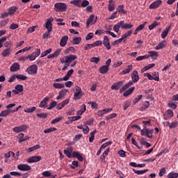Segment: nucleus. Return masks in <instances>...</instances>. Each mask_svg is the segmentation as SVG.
<instances>
[{
  "label": "nucleus",
  "instance_id": "32",
  "mask_svg": "<svg viewBox=\"0 0 178 178\" xmlns=\"http://www.w3.org/2000/svg\"><path fill=\"white\" fill-rule=\"evenodd\" d=\"M122 29V21L118 22L117 24H115L113 26V30L115 33H119V29Z\"/></svg>",
  "mask_w": 178,
  "mask_h": 178
},
{
  "label": "nucleus",
  "instance_id": "31",
  "mask_svg": "<svg viewBox=\"0 0 178 178\" xmlns=\"http://www.w3.org/2000/svg\"><path fill=\"white\" fill-rule=\"evenodd\" d=\"M40 148H41V146H40V145H35L31 147L28 148L27 152H33V151L40 149Z\"/></svg>",
  "mask_w": 178,
  "mask_h": 178
},
{
  "label": "nucleus",
  "instance_id": "26",
  "mask_svg": "<svg viewBox=\"0 0 178 178\" xmlns=\"http://www.w3.org/2000/svg\"><path fill=\"white\" fill-rule=\"evenodd\" d=\"M112 111V108H104L102 111H98V116H102V115H105V113H108V112Z\"/></svg>",
  "mask_w": 178,
  "mask_h": 178
},
{
  "label": "nucleus",
  "instance_id": "39",
  "mask_svg": "<svg viewBox=\"0 0 178 178\" xmlns=\"http://www.w3.org/2000/svg\"><path fill=\"white\" fill-rule=\"evenodd\" d=\"M149 56H150L152 59H156V58H158V54L156 51H149Z\"/></svg>",
  "mask_w": 178,
  "mask_h": 178
},
{
  "label": "nucleus",
  "instance_id": "54",
  "mask_svg": "<svg viewBox=\"0 0 178 178\" xmlns=\"http://www.w3.org/2000/svg\"><path fill=\"white\" fill-rule=\"evenodd\" d=\"M18 138H19L18 143H23L24 140H24V134L20 133L19 134H18Z\"/></svg>",
  "mask_w": 178,
  "mask_h": 178
},
{
  "label": "nucleus",
  "instance_id": "6",
  "mask_svg": "<svg viewBox=\"0 0 178 178\" xmlns=\"http://www.w3.org/2000/svg\"><path fill=\"white\" fill-rule=\"evenodd\" d=\"M41 159H42V157H41V156H33L27 159V162L28 163H35L37 162H40Z\"/></svg>",
  "mask_w": 178,
  "mask_h": 178
},
{
  "label": "nucleus",
  "instance_id": "20",
  "mask_svg": "<svg viewBox=\"0 0 178 178\" xmlns=\"http://www.w3.org/2000/svg\"><path fill=\"white\" fill-rule=\"evenodd\" d=\"M48 101H49V97H44L42 101L40 102L39 105L40 108H45L47 107V104H48Z\"/></svg>",
  "mask_w": 178,
  "mask_h": 178
},
{
  "label": "nucleus",
  "instance_id": "10",
  "mask_svg": "<svg viewBox=\"0 0 178 178\" xmlns=\"http://www.w3.org/2000/svg\"><path fill=\"white\" fill-rule=\"evenodd\" d=\"M103 45H104L106 49H111V42H109V38H108L106 35L104 36Z\"/></svg>",
  "mask_w": 178,
  "mask_h": 178
},
{
  "label": "nucleus",
  "instance_id": "18",
  "mask_svg": "<svg viewBox=\"0 0 178 178\" xmlns=\"http://www.w3.org/2000/svg\"><path fill=\"white\" fill-rule=\"evenodd\" d=\"M20 69V65L17 63H14L10 68V72H17Z\"/></svg>",
  "mask_w": 178,
  "mask_h": 178
},
{
  "label": "nucleus",
  "instance_id": "34",
  "mask_svg": "<svg viewBox=\"0 0 178 178\" xmlns=\"http://www.w3.org/2000/svg\"><path fill=\"white\" fill-rule=\"evenodd\" d=\"M70 3L75 5V6H78V8H81V0L71 1Z\"/></svg>",
  "mask_w": 178,
  "mask_h": 178
},
{
  "label": "nucleus",
  "instance_id": "43",
  "mask_svg": "<svg viewBox=\"0 0 178 178\" xmlns=\"http://www.w3.org/2000/svg\"><path fill=\"white\" fill-rule=\"evenodd\" d=\"M57 129L55 127L48 128L44 130V134H48V133H52V131H56Z\"/></svg>",
  "mask_w": 178,
  "mask_h": 178
},
{
  "label": "nucleus",
  "instance_id": "28",
  "mask_svg": "<svg viewBox=\"0 0 178 178\" xmlns=\"http://www.w3.org/2000/svg\"><path fill=\"white\" fill-rule=\"evenodd\" d=\"M109 4H108V11L109 12H113L115 10V3H113V0H110L108 1Z\"/></svg>",
  "mask_w": 178,
  "mask_h": 178
},
{
  "label": "nucleus",
  "instance_id": "22",
  "mask_svg": "<svg viewBox=\"0 0 178 178\" xmlns=\"http://www.w3.org/2000/svg\"><path fill=\"white\" fill-rule=\"evenodd\" d=\"M108 70H109V67L106 65H103L99 67V73H102V74L108 73Z\"/></svg>",
  "mask_w": 178,
  "mask_h": 178
},
{
  "label": "nucleus",
  "instance_id": "17",
  "mask_svg": "<svg viewBox=\"0 0 178 178\" xmlns=\"http://www.w3.org/2000/svg\"><path fill=\"white\" fill-rule=\"evenodd\" d=\"M166 47V41L163 40L162 42H160L157 46H156L155 49L156 51H159V49H163V48Z\"/></svg>",
  "mask_w": 178,
  "mask_h": 178
},
{
  "label": "nucleus",
  "instance_id": "1",
  "mask_svg": "<svg viewBox=\"0 0 178 178\" xmlns=\"http://www.w3.org/2000/svg\"><path fill=\"white\" fill-rule=\"evenodd\" d=\"M77 59V56L70 54L68 56H65L63 58H61L60 59L61 63H72L74 60H76Z\"/></svg>",
  "mask_w": 178,
  "mask_h": 178
},
{
  "label": "nucleus",
  "instance_id": "12",
  "mask_svg": "<svg viewBox=\"0 0 178 178\" xmlns=\"http://www.w3.org/2000/svg\"><path fill=\"white\" fill-rule=\"evenodd\" d=\"M131 79L133 83H137L140 80V76H138V72L136 70L134 71L131 74Z\"/></svg>",
  "mask_w": 178,
  "mask_h": 178
},
{
  "label": "nucleus",
  "instance_id": "15",
  "mask_svg": "<svg viewBox=\"0 0 178 178\" xmlns=\"http://www.w3.org/2000/svg\"><path fill=\"white\" fill-rule=\"evenodd\" d=\"M67 40H69V36L65 35L63 36L60 41V45L61 47H66V44H67Z\"/></svg>",
  "mask_w": 178,
  "mask_h": 178
},
{
  "label": "nucleus",
  "instance_id": "4",
  "mask_svg": "<svg viewBox=\"0 0 178 178\" xmlns=\"http://www.w3.org/2000/svg\"><path fill=\"white\" fill-rule=\"evenodd\" d=\"M95 23H97V17L94 15H91L86 20V27L88 29L90 26H92Z\"/></svg>",
  "mask_w": 178,
  "mask_h": 178
},
{
  "label": "nucleus",
  "instance_id": "40",
  "mask_svg": "<svg viewBox=\"0 0 178 178\" xmlns=\"http://www.w3.org/2000/svg\"><path fill=\"white\" fill-rule=\"evenodd\" d=\"M133 170L136 175H144V173H147V172H148V169L141 170H136L135 169H133Z\"/></svg>",
  "mask_w": 178,
  "mask_h": 178
},
{
  "label": "nucleus",
  "instance_id": "59",
  "mask_svg": "<svg viewBox=\"0 0 178 178\" xmlns=\"http://www.w3.org/2000/svg\"><path fill=\"white\" fill-rule=\"evenodd\" d=\"M145 24H147V22H145L143 24L139 25L136 28V30H138V31H141V30H143V29H144L145 27Z\"/></svg>",
  "mask_w": 178,
  "mask_h": 178
},
{
  "label": "nucleus",
  "instance_id": "53",
  "mask_svg": "<svg viewBox=\"0 0 178 178\" xmlns=\"http://www.w3.org/2000/svg\"><path fill=\"white\" fill-rule=\"evenodd\" d=\"M111 144H112V141H108L102 145L100 148L101 149H104V148H106V147H109V145H111Z\"/></svg>",
  "mask_w": 178,
  "mask_h": 178
},
{
  "label": "nucleus",
  "instance_id": "29",
  "mask_svg": "<svg viewBox=\"0 0 178 178\" xmlns=\"http://www.w3.org/2000/svg\"><path fill=\"white\" fill-rule=\"evenodd\" d=\"M135 88H136L135 87H131L129 88L123 93V95L124 97H129V95H130V94H131L133 91H134Z\"/></svg>",
  "mask_w": 178,
  "mask_h": 178
},
{
  "label": "nucleus",
  "instance_id": "50",
  "mask_svg": "<svg viewBox=\"0 0 178 178\" xmlns=\"http://www.w3.org/2000/svg\"><path fill=\"white\" fill-rule=\"evenodd\" d=\"M72 165H70L71 169H76V168H79V161H74L72 162Z\"/></svg>",
  "mask_w": 178,
  "mask_h": 178
},
{
  "label": "nucleus",
  "instance_id": "24",
  "mask_svg": "<svg viewBox=\"0 0 178 178\" xmlns=\"http://www.w3.org/2000/svg\"><path fill=\"white\" fill-rule=\"evenodd\" d=\"M172 26H169L168 27H166V29L161 33V38H165L168 36V34L169 33V30H170Z\"/></svg>",
  "mask_w": 178,
  "mask_h": 178
},
{
  "label": "nucleus",
  "instance_id": "41",
  "mask_svg": "<svg viewBox=\"0 0 178 178\" xmlns=\"http://www.w3.org/2000/svg\"><path fill=\"white\" fill-rule=\"evenodd\" d=\"M58 104V103L54 100H51V102L49 104V106L48 107V110L51 111V109H54V108H55V106H56V105Z\"/></svg>",
  "mask_w": 178,
  "mask_h": 178
},
{
  "label": "nucleus",
  "instance_id": "45",
  "mask_svg": "<svg viewBox=\"0 0 178 178\" xmlns=\"http://www.w3.org/2000/svg\"><path fill=\"white\" fill-rule=\"evenodd\" d=\"M157 26H159L158 22H154L152 24L149 25L148 29L149 30H154Z\"/></svg>",
  "mask_w": 178,
  "mask_h": 178
},
{
  "label": "nucleus",
  "instance_id": "44",
  "mask_svg": "<svg viewBox=\"0 0 178 178\" xmlns=\"http://www.w3.org/2000/svg\"><path fill=\"white\" fill-rule=\"evenodd\" d=\"M45 28L47 29V31H49V33H51V31H52V23L46 22Z\"/></svg>",
  "mask_w": 178,
  "mask_h": 178
},
{
  "label": "nucleus",
  "instance_id": "11",
  "mask_svg": "<svg viewBox=\"0 0 178 178\" xmlns=\"http://www.w3.org/2000/svg\"><path fill=\"white\" fill-rule=\"evenodd\" d=\"M64 154L67 156V158H72V155L73 154V147L72 146L67 147L66 149H64Z\"/></svg>",
  "mask_w": 178,
  "mask_h": 178
},
{
  "label": "nucleus",
  "instance_id": "58",
  "mask_svg": "<svg viewBox=\"0 0 178 178\" xmlns=\"http://www.w3.org/2000/svg\"><path fill=\"white\" fill-rule=\"evenodd\" d=\"M89 5H90L89 1L83 0L81 4V6H82V8H86V7L88 6Z\"/></svg>",
  "mask_w": 178,
  "mask_h": 178
},
{
  "label": "nucleus",
  "instance_id": "57",
  "mask_svg": "<svg viewBox=\"0 0 178 178\" xmlns=\"http://www.w3.org/2000/svg\"><path fill=\"white\" fill-rule=\"evenodd\" d=\"M36 58H37V57H36V56L34 55L33 53H32L31 54H30L27 56V59H29V60H31V61L35 60Z\"/></svg>",
  "mask_w": 178,
  "mask_h": 178
},
{
  "label": "nucleus",
  "instance_id": "21",
  "mask_svg": "<svg viewBox=\"0 0 178 178\" xmlns=\"http://www.w3.org/2000/svg\"><path fill=\"white\" fill-rule=\"evenodd\" d=\"M11 51H12V49H10V48L5 49L4 50H3V51L1 53V56L3 58L8 57V56H9V55H10Z\"/></svg>",
  "mask_w": 178,
  "mask_h": 178
},
{
  "label": "nucleus",
  "instance_id": "8",
  "mask_svg": "<svg viewBox=\"0 0 178 178\" xmlns=\"http://www.w3.org/2000/svg\"><path fill=\"white\" fill-rule=\"evenodd\" d=\"M162 5V1L161 0H156L155 1H154L153 3H152L149 8V9H158V8H159V6Z\"/></svg>",
  "mask_w": 178,
  "mask_h": 178
},
{
  "label": "nucleus",
  "instance_id": "42",
  "mask_svg": "<svg viewBox=\"0 0 178 178\" xmlns=\"http://www.w3.org/2000/svg\"><path fill=\"white\" fill-rule=\"evenodd\" d=\"M35 109H37V108L35 106H33V107L26 108L24 110V112H26V113H32V112H34Z\"/></svg>",
  "mask_w": 178,
  "mask_h": 178
},
{
  "label": "nucleus",
  "instance_id": "63",
  "mask_svg": "<svg viewBox=\"0 0 178 178\" xmlns=\"http://www.w3.org/2000/svg\"><path fill=\"white\" fill-rule=\"evenodd\" d=\"M42 175L44 177H51V172H49V171H44L42 172Z\"/></svg>",
  "mask_w": 178,
  "mask_h": 178
},
{
  "label": "nucleus",
  "instance_id": "27",
  "mask_svg": "<svg viewBox=\"0 0 178 178\" xmlns=\"http://www.w3.org/2000/svg\"><path fill=\"white\" fill-rule=\"evenodd\" d=\"M131 70H133V65H129L127 67V69L121 72V74H127L129 72H131Z\"/></svg>",
  "mask_w": 178,
  "mask_h": 178
},
{
  "label": "nucleus",
  "instance_id": "36",
  "mask_svg": "<svg viewBox=\"0 0 178 178\" xmlns=\"http://www.w3.org/2000/svg\"><path fill=\"white\" fill-rule=\"evenodd\" d=\"M170 129H176V127H177V125H178V122L176 121V122H173L172 123L169 122H167Z\"/></svg>",
  "mask_w": 178,
  "mask_h": 178
},
{
  "label": "nucleus",
  "instance_id": "2",
  "mask_svg": "<svg viewBox=\"0 0 178 178\" xmlns=\"http://www.w3.org/2000/svg\"><path fill=\"white\" fill-rule=\"evenodd\" d=\"M67 5L65 3L59 2L54 4L55 12H66Z\"/></svg>",
  "mask_w": 178,
  "mask_h": 178
},
{
  "label": "nucleus",
  "instance_id": "16",
  "mask_svg": "<svg viewBox=\"0 0 178 178\" xmlns=\"http://www.w3.org/2000/svg\"><path fill=\"white\" fill-rule=\"evenodd\" d=\"M69 90L67 89H63L59 91L58 95L56 97V99H60L61 98H63L65 95L67 93Z\"/></svg>",
  "mask_w": 178,
  "mask_h": 178
},
{
  "label": "nucleus",
  "instance_id": "25",
  "mask_svg": "<svg viewBox=\"0 0 178 178\" xmlns=\"http://www.w3.org/2000/svg\"><path fill=\"white\" fill-rule=\"evenodd\" d=\"M154 133V130L149 129H145V136H147V138H152V134Z\"/></svg>",
  "mask_w": 178,
  "mask_h": 178
},
{
  "label": "nucleus",
  "instance_id": "60",
  "mask_svg": "<svg viewBox=\"0 0 178 178\" xmlns=\"http://www.w3.org/2000/svg\"><path fill=\"white\" fill-rule=\"evenodd\" d=\"M68 119H71L72 122H76V120H79V119H81V116L77 115V116L69 117Z\"/></svg>",
  "mask_w": 178,
  "mask_h": 178
},
{
  "label": "nucleus",
  "instance_id": "46",
  "mask_svg": "<svg viewBox=\"0 0 178 178\" xmlns=\"http://www.w3.org/2000/svg\"><path fill=\"white\" fill-rule=\"evenodd\" d=\"M51 52H52V49H49L41 54L40 58H44V56H47L48 54H51Z\"/></svg>",
  "mask_w": 178,
  "mask_h": 178
},
{
  "label": "nucleus",
  "instance_id": "56",
  "mask_svg": "<svg viewBox=\"0 0 178 178\" xmlns=\"http://www.w3.org/2000/svg\"><path fill=\"white\" fill-rule=\"evenodd\" d=\"M99 45H102V42L101 40L95 41L93 44H90V47H99Z\"/></svg>",
  "mask_w": 178,
  "mask_h": 178
},
{
  "label": "nucleus",
  "instance_id": "49",
  "mask_svg": "<svg viewBox=\"0 0 178 178\" xmlns=\"http://www.w3.org/2000/svg\"><path fill=\"white\" fill-rule=\"evenodd\" d=\"M81 42V38H74L73 39V44L74 45H79Z\"/></svg>",
  "mask_w": 178,
  "mask_h": 178
},
{
  "label": "nucleus",
  "instance_id": "47",
  "mask_svg": "<svg viewBox=\"0 0 178 178\" xmlns=\"http://www.w3.org/2000/svg\"><path fill=\"white\" fill-rule=\"evenodd\" d=\"M63 119V117H57L55 119L52 120L51 122V124H55V123H58V122H60Z\"/></svg>",
  "mask_w": 178,
  "mask_h": 178
},
{
  "label": "nucleus",
  "instance_id": "5",
  "mask_svg": "<svg viewBox=\"0 0 178 178\" xmlns=\"http://www.w3.org/2000/svg\"><path fill=\"white\" fill-rule=\"evenodd\" d=\"M27 130V125L26 124H22L18 127H15L13 129V131L15 133H22V131H26Z\"/></svg>",
  "mask_w": 178,
  "mask_h": 178
},
{
  "label": "nucleus",
  "instance_id": "51",
  "mask_svg": "<svg viewBox=\"0 0 178 178\" xmlns=\"http://www.w3.org/2000/svg\"><path fill=\"white\" fill-rule=\"evenodd\" d=\"M165 173H166V169L164 167H163L159 170V176L160 177H162V176H163V175H165Z\"/></svg>",
  "mask_w": 178,
  "mask_h": 178
},
{
  "label": "nucleus",
  "instance_id": "33",
  "mask_svg": "<svg viewBox=\"0 0 178 178\" xmlns=\"http://www.w3.org/2000/svg\"><path fill=\"white\" fill-rule=\"evenodd\" d=\"M53 87H54V88L60 90L61 88H65V84H63V83H54L53 84Z\"/></svg>",
  "mask_w": 178,
  "mask_h": 178
},
{
  "label": "nucleus",
  "instance_id": "9",
  "mask_svg": "<svg viewBox=\"0 0 178 178\" xmlns=\"http://www.w3.org/2000/svg\"><path fill=\"white\" fill-rule=\"evenodd\" d=\"M163 118L165 120H169V119H172V118H173V110H167L165 114L163 115Z\"/></svg>",
  "mask_w": 178,
  "mask_h": 178
},
{
  "label": "nucleus",
  "instance_id": "48",
  "mask_svg": "<svg viewBox=\"0 0 178 178\" xmlns=\"http://www.w3.org/2000/svg\"><path fill=\"white\" fill-rule=\"evenodd\" d=\"M95 133H97V130H94L90 133V137L89 138L90 143H92L94 141V137L95 136Z\"/></svg>",
  "mask_w": 178,
  "mask_h": 178
},
{
  "label": "nucleus",
  "instance_id": "35",
  "mask_svg": "<svg viewBox=\"0 0 178 178\" xmlns=\"http://www.w3.org/2000/svg\"><path fill=\"white\" fill-rule=\"evenodd\" d=\"M75 90H76V92L74 94V97L75 98H77V97H79V95L81 94V88H80L79 86H76Z\"/></svg>",
  "mask_w": 178,
  "mask_h": 178
},
{
  "label": "nucleus",
  "instance_id": "55",
  "mask_svg": "<svg viewBox=\"0 0 178 178\" xmlns=\"http://www.w3.org/2000/svg\"><path fill=\"white\" fill-rule=\"evenodd\" d=\"M8 115H9V111L7 109L6 111H1V113H0V118H5V116H8Z\"/></svg>",
  "mask_w": 178,
  "mask_h": 178
},
{
  "label": "nucleus",
  "instance_id": "3",
  "mask_svg": "<svg viewBox=\"0 0 178 178\" xmlns=\"http://www.w3.org/2000/svg\"><path fill=\"white\" fill-rule=\"evenodd\" d=\"M38 70V67L37 66V65L34 64L29 66L26 70V72L28 73V74L34 75L37 74Z\"/></svg>",
  "mask_w": 178,
  "mask_h": 178
},
{
  "label": "nucleus",
  "instance_id": "38",
  "mask_svg": "<svg viewBox=\"0 0 178 178\" xmlns=\"http://www.w3.org/2000/svg\"><path fill=\"white\" fill-rule=\"evenodd\" d=\"M37 118H40V119H47L48 118V114L47 113H37Z\"/></svg>",
  "mask_w": 178,
  "mask_h": 178
},
{
  "label": "nucleus",
  "instance_id": "64",
  "mask_svg": "<svg viewBox=\"0 0 178 178\" xmlns=\"http://www.w3.org/2000/svg\"><path fill=\"white\" fill-rule=\"evenodd\" d=\"M130 105H131V103L130 102H126L123 106L124 111H126V109H127V108H129Z\"/></svg>",
  "mask_w": 178,
  "mask_h": 178
},
{
  "label": "nucleus",
  "instance_id": "30",
  "mask_svg": "<svg viewBox=\"0 0 178 178\" xmlns=\"http://www.w3.org/2000/svg\"><path fill=\"white\" fill-rule=\"evenodd\" d=\"M17 9H19L18 7L16 6H12L8 9V14L12 16V15H15V12H16V10H17Z\"/></svg>",
  "mask_w": 178,
  "mask_h": 178
},
{
  "label": "nucleus",
  "instance_id": "14",
  "mask_svg": "<svg viewBox=\"0 0 178 178\" xmlns=\"http://www.w3.org/2000/svg\"><path fill=\"white\" fill-rule=\"evenodd\" d=\"M133 86V81H130L129 82L127 83L124 86H123L120 89V92L122 94V92L126 91L129 87H131Z\"/></svg>",
  "mask_w": 178,
  "mask_h": 178
},
{
  "label": "nucleus",
  "instance_id": "37",
  "mask_svg": "<svg viewBox=\"0 0 178 178\" xmlns=\"http://www.w3.org/2000/svg\"><path fill=\"white\" fill-rule=\"evenodd\" d=\"M15 76H16V79H17L18 80H22V81H24V80H27V76L22 74H17L15 75Z\"/></svg>",
  "mask_w": 178,
  "mask_h": 178
},
{
  "label": "nucleus",
  "instance_id": "62",
  "mask_svg": "<svg viewBox=\"0 0 178 178\" xmlns=\"http://www.w3.org/2000/svg\"><path fill=\"white\" fill-rule=\"evenodd\" d=\"M88 104H91V108H92V109H97V108H98V104L94 102H89Z\"/></svg>",
  "mask_w": 178,
  "mask_h": 178
},
{
  "label": "nucleus",
  "instance_id": "23",
  "mask_svg": "<svg viewBox=\"0 0 178 178\" xmlns=\"http://www.w3.org/2000/svg\"><path fill=\"white\" fill-rule=\"evenodd\" d=\"M149 108V102L146 101L142 103L140 111H145Z\"/></svg>",
  "mask_w": 178,
  "mask_h": 178
},
{
  "label": "nucleus",
  "instance_id": "52",
  "mask_svg": "<svg viewBox=\"0 0 178 178\" xmlns=\"http://www.w3.org/2000/svg\"><path fill=\"white\" fill-rule=\"evenodd\" d=\"M15 90H17L19 93L23 92V85L15 86Z\"/></svg>",
  "mask_w": 178,
  "mask_h": 178
},
{
  "label": "nucleus",
  "instance_id": "13",
  "mask_svg": "<svg viewBox=\"0 0 178 178\" xmlns=\"http://www.w3.org/2000/svg\"><path fill=\"white\" fill-rule=\"evenodd\" d=\"M123 86V81H120L119 82L114 83L111 86V90H118Z\"/></svg>",
  "mask_w": 178,
  "mask_h": 178
},
{
  "label": "nucleus",
  "instance_id": "19",
  "mask_svg": "<svg viewBox=\"0 0 178 178\" xmlns=\"http://www.w3.org/2000/svg\"><path fill=\"white\" fill-rule=\"evenodd\" d=\"M121 23H122V29L124 30H127L134 27L133 24H126L124 23V21H121Z\"/></svg>",
  "mask_w": 178,
  "mask_h": 178
},
{
  "label": "nucleus",
  "instance_id": "61",
  "mask_svg": "<svg viewBox=\"0 0 178 178\" xmlns=\"http://www.w3.org/2000/svg\"><path fill=\"white\" fill-rule=\"evenodd\" d=\"M90 62L93 63H98L99 62V57H92L90 58Z\"/></svg>",
  "mask_w": 178,
  "mask_h": 178
},
{
  "label": "nucleus",
  "instance_id": "7",
  "mask_svg": "<svg viewBox=\"0 0 178 178\" xmlns=\"http://www.w3.org/2000/svg\"><path fill=\"white\" fill-rule=\"evenodd\" d=\"M17 169H19V170H22V172H29V170H31V166L27 164H19L17 165Z\"/></svg>",
  "mask_w": 178,
  "mask_h": 178
}]
</instances>
